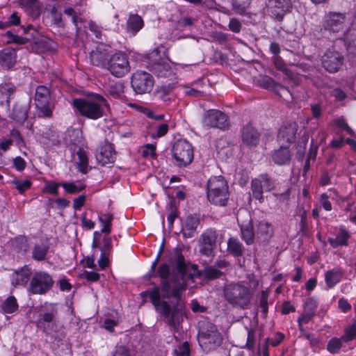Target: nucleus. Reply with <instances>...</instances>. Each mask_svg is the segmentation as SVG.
Instances as JSON below:
<instances>
[{"instance_id": "f257e3e1", "label": "nucleus", "mask_w": 356, "mask_h": 356, "mask_svg": "<svg viewBox=\"0 0 356 356\" xmlns=\"http://www.w3.org/2000/svg\"><path fill=\"white\" fill-rule=\"evenodd\" d=\"M149 298L156 310L163 316L166 323L177 329L181 321H183L185 314L184 305L182 303H178L176 306L170 308L166 302H160L159 288H154L149 292Z\"/></svg>"}, {"instance_id": "f03ea898", "label": "nucleus", "mask_w": 356, "mask_h": 356, "mask_svg": "<svg viewBox=\"0 0 356 356\" xmlns=\"http://www.w3.org/2000/svg\"><path fill=\"white\" fill-rule=\"evenodd\" d=\"M72 105L81 115L97 120L104 115L107 102L102 96L95 94L85 98L74 99Z\"/></svg>"}, {"instance_id": "7ed1b4c3", "label": "nucleus", "mask_w": 356, "mask_h": 356, "mask_svg": "<svg viewBox=\"0 0 356 356\" xmlns=\"http://www.w3.org/2000/svg\"><path fill=\"white\" fill-rule=\"evenodd\" d=\"M229 196V186L223 177L216 176L209 179L207 184V198L211 203L225 206Z\"/></svg>"}, {"instance_id": "20e7f679", "label": "nucleus", "mask_w": 356, "mask_h": 356, "mask_svg": "<svg viewBox=\"0 0 356 356\" xmlns=\"http://www.w3.org/2000/svg\"><path fill=\"white\" fill-rule=\"evenodd\" d=\"M58 311L53 305L42 309L35 322L38 329L46 334L59 332L63 326L57 319Z\"/></svg>"}, {"instance_id": "39448f33", "label": "nucleus", "mask_w": 356, "mask_h": 356, "mask_svg": "<svg viewBox=\"0 0 356 356\" xmlns=\"http://www.w3.org/2000/svg\"><path fill=\"white\" fill-rule=\"evenodd\" d=\"M224 296L228 302L234 306L244 307L250 300L249 289L239 284H230L224 289Z\"/></svg>"}, {"instance_id": "423d86ee", "label": "nucleus", "mask_w": 356, "mask_h": 356, "mask_svg": "<svg viewBox=\"0 0 356 356\" xmlns=\"http://www.w3.org/2000/svg\"><path fill=\"white\" fill-rule=\"evenodd\" d=\"M198 341L200 346L208 351L220 345L222 337L214 325L208 323L205 327L200 330Z\"/></svg>"}, {"instance_id": "0eeeda50", "label": "nucleus", "mask_w": 356, "mask_h": 356, "mask_svg": "<svg viewBox=\"0 0 356 356\" xmlns=\"http://www.w3.org/2000/svg\"><path fill=\"white\" fill-rule=\"evenodd\" d=\"M172 156L177 165L186 166L193 159V148L186 140H177L172 149Z\"/></svg>"}, {"instance_id": "6e6552de", "label": "nucleus", "mask_w": 356, "mask_h": 356, "mask_svg": "<svg viewBox=\"0 0 356 356\" xmlns=\"http://www.w3.org/2000/svg\"><path fill=\"white\" fill-rule=\"evenodd\" d=\"M107 69L113 76L122 77L130 70L127 56L122 52L115 53L108 61Z\"/></svg>"}, {"instance_id": "1a4fd4ad", "label": "nucleus", "mask_w": 356, "mask_h": 356, "mask_svg": "<svg viewBox=\"0 0 356 356\" xmlns=\"http://www.w3.org/2000/svg\"><path fill=\"white\" fill-rule=\"evenodd\" d=\"M154 85L152 76L147 72L138 71L132 75L131 86L138 94L149 92Z\"/></svg>"}, {"instance_id": "9d476101", "label": "nucleus", "mask_w": 356, "mask_h": 356, "mask_svg": "<svg viewBox=\"0 0 356 356\" xmlns=\"http://www.w3.org/2000/svg\"><path fill=\"white\" fill-rule=\"evenodd\" d=\"M54 281L50 275L46 272L36 273L31 282V290L33 293L42 294L52 286Z\"/></svg>"}, {"instance_id": "9b49d317", "label": "nucleus", "mask_w": 356, "mask_h": 356, "mask_svg": "<svg viewBox=\"0 0 356 356\" xmlns=\"http://www.w3.org/2000/svg\"><path fill=\"white\" fill-rule=\"evenodd\" d=\"M291 0H269L267 5V12L277 20H282L284 16L292 10Z\"/></svg>"}, {"instance_id": "f8f14e48", "label": "nucleus", "mask_w": 356, "mask_h": 356, "mask_svg": "<svg viewBox=\"0 0 356 356\" xmlns=\"http://www.w3.org/2000/svg\"><path fill=\"white\" fill-rule=\"evenodd\" d=\"M274 182L266 175H261L252 181V191L253 196L261 202L264 199L263 193L273 190Z\"/></svg>"}, {"instance_id": "ddd939ff", "label": "nucleus", "mask_w": 356, "mask_h": 356, "mask_svg": "<svg viewBox=\"0 0 356 356\" xmlns=\"http://www.w3.org/2000/svg\"><path fill=\"white\" fill-rule=\"evenodd\" d=\"M203 124L207 127L225 129L228 126L227 116L220 111L209 110L204 117Z\"/></svg>"}, {"instance_id": "4468645a", "label": "nucleus", "mask_w": 356, "mask_h": 356, "mask_svg": "<svg viewBox=\"0 0 356 356\" xmlns=\"http://www.w3.org/2000/svg\"><path fill=\"white\" fill-rule=\"evenodd\" d=\"M159 51L157 49L153 50L149 54V57L153 61L151 66L152 70L158 76H169L171 74V67L169 62L166 60H159Z\"/></svg>"}, {"instance_id": "2eb2a0df", "label": "nucleus", "mask_w": 356, "mask_h": 356, "mask_svg": "<svg viewBox=\"0 0 356 356\" xmlns=\"http://www.w3.org/2000/svg\"><path fill=\"white\" fill-rule=\"evenodd\" d=\"M324 28L330 32L343 31L345 26V16L341 13H330L325 17Z\"/></svg>"}, {"instance_id": "dca6fc26", "label": "nucleus", "mask_w": 356, "mask_h": 356, "mask_svg": "<svg viewBox=\"0 0 356 356\" xmlns=\"http://www.w3.org/2000/svg\"><path fill=\"white\" fill-rule=\"evenodd\" d=\"M343 57L337 51H327L323 57V65L325 69L330 72H335L341 67Z\"/></svg>"}, {"instance_id": "f3484780", "label": "nucleus", "mask_w": 356, "mask_h": 356, "mask_svg": "<svg viewBox=\"0 0 356 356\" xmlns=\"http://www.w3.org/2000/svg\"><path fill=\"white\" fill-rule=\"evenodd\" d=\"M96 159L102 165L112 164L115 160V151L111 143H105L96 154Z\"/></svg>"}, {"instance_id": "a211bd4d", "label": "nucleus", "mask_w": 356, "mask_h": 356, "mask_svg": "<svg viewBox=\"0 0 356 356\" xmlns=\"http://www.w3.org/2000/svg\"><path fill=\"white\" fill-rule=\"evenodd\" d=\"M242 140L247 146H256L259 141V135L254 127L248 124L243 129Z\"/></svg>"}, {"instance_id": "6ab92c4d", "label": "nucleus", "mask_w": 356, "mask_h": 356, "mask_svg": "<svg viewBox=\"0 0 356 356\" xmlns=\"http://www.w3.org/2000/svg\"><path fill=\"white\" fill-rule=\"evenodd\" d=\"M296 127L290 124L288 127H282L278 133V140L282 145L292 143L296 138Z\"/></svg>"}, {"instance_id": "aec40b11", "label": "nucleus", "mask_w": 356, "mask_h": 356, "mask_svg": "<svg viewBox=\"0 0 356 356\" xmlns=\"http://www.w3.org/2000/svg\"><path fill=\"white\" fill-rule=\"evenodd\" d=\"M215 243L216 236L213 232H210L202 234V241L200 243V251L206 255L211 254L215 247Z\"/></svg>"}, {"instance_id": "412c9836", "label": "nucleus", "mask_w": 356, "mask_h": 356, "mask_svg": "<svg viewBox=\"0 0 356 356\" xmlns=\"http://www.w3.org/2000/svg\"><path fill=\"white\" fill-rule=\"evenodd\" d=\"M199 222L196 218L188 216L182 224L181 232L184 237L190 238L195 232Z\"/></svg>"}, {"instance_id": "4be33fe9", "label": "nucleus", "mask_w": 356, "mask_h": 356, "mask_svg": "<svg viewBox=\"0 0 356 356\" xmlns=\"http://www.w3.org/2000/svg\"><path fill=\"white\" fill-rule=\"evenodd\" d=\"M16 52L13 49L6 48L0 52V62L6 67L10 68L16 62Z\"/></svg>"}, {"instance_id": "5701e85b", "label": "nucleus", "mask_w": 356, "mask_h": 356, "mask_svg": "<svg viewBox=\"0 0 356 356\" xmlns=\"http://www.w3.org/2000/svg\"><path fill=\"white\" fill-rule=\"evenodd\" d=\"M273 160L278 165L285 164L290 160V153L287 148L284 145L275 150L272 155Z\"/></svg>"}, {"instance_id": "b1692460", "label": "nucleus", "mask_w": 356, "mask_h": 356, "mask_svg": "<svg viewBox=\"0 0 356 356\" xmlns=\"http://www.w3.org/2000/svg\"><path fill=\"white\" fill-rule=\"evenodd\" d=\"M128 31L136 34L143 26V21L142 18L138 15H130L127 22Z\"/></svg>"}, {"instance_id": "393cba45", "label": "nucleus", "mask_w": 356, "mask_h": 356, "mask_svg": "<svg viewBox=\"0 0 356 356\" xmlns=\"http://www.w3.org/2000/svg\"><path fill=\"white\" fill-rule=\"evenodd\" d=\"M65 140L75 146L82 145L83 143L82 131L80 129H68Z\"/></svg>"}, {"instance_id": "a878e982", "label": "nucleus", "mask_w": 356, "mask_h": 356, "mask_svg": "<svg viewBox=\"0 0 356 356\" xmlns=\"http://www.w3.org/2000/svg\"><path fill=\"white\" fill-rule=\"evenodd\" d=\"M79 161L77 165L79 171L86 173L90 169L88 165V156L86 151L83 148H79L77 152Z\"/></svg>"}, {"instance_id": "bb28decb", "label": "nucleus", "mask_w": 356, "mask_h": 356, "mask_svg": "<svg viewBox=\"0 0 356 356\" xmlns=\"http://www.w3.org/2000/svg\"><path fill=\"white\" fill-rule=\"evenodd\" d=\"M257 237L261 240H266L273 234L272 226L266 222H260L257 227Z\"/></svg>"}, {"instance_id": "cd10ccee", "label": "nucleus", "mask_w": 356, "mask_h": 356, "mask_svg": "<svg viewBox=\"0 0 356 356\" xmlns=\"http://www.w3.org/2000/svg\"><path fill=\"white\" fill-rule=\"evenodd\" d=\"M227 251L235 256H241L243 254V245L235 238H230L227 241Z\"/></svg>"}, {"instance_id": "c85d7f7f", "label": "nucleus", "mask_w": 356, "mask_h": 356, "mask_svg": "<svg viewBox=\"0 0 356 356\" xmlns=\"http://www.w3.org/2000/svg\"><path fill=\"white\" fill-rule=\"evenodd\" d=\"M342 277V272L338 269H333L326 273L325 281L328 286L332 287L336 285Z\"/></svg>"}, {"instance_id": "c756f323", "label": "nucleus", "mask_w": 356, "mask_h": 356, "mask_svg": "<svg viewBox=\"0 0 356 356\" xmlns=\"http://www.w3.org/2000/svg\"><path fill=\"white\" fill-rule=\"evenodd\" d=\"M2 310L6 314H13L18 309V305L15 297L10 296L1 305Z\"/></svg>"}, {"instance_id": "7c9ffc66", "label": "nucleus", "mask_w": 356, "mask_h": 356, "mask_svg": "<svg viewBox=\"0 0 356 356\" xmlns=\"http://www.w3.org/2000/svg\"><path fill=\"white\" fill-rule=\"evenodd\" d=\"M49 99V90L43 86H40L35 90V104L48 103Z\"/></svg>"}, {"instance_id": "2f4dec72", "label": "nucleus", "mask_w": 356, "mask_h": 356, "mask_svg": "<svg viewBox=\"0 0 356 356\" xmlns=\"http://www.w3.org/2000/svg\"><path fill=\"white\" fill-rule=\"evenodd\" d=\"M348 238V234L342 230L335 238H329L328 241L333 248H336L339 245H346Z\"/></svg>"}, {"instance_id": "473e14b6", "label": "nucleus", "mask_w": 356, "mask_h": 356, "mask_svg": "<svg viewBox=\"0 0 356 356\" xmlns=\"http://www.w3.org/2000/svg\"><path fill=\"white\" fill-rule=\"evenodd\" d=\"M241 232L242 238L248 244H252L254 241L253 227L251 224L248 223L244 226L241 227Z\"/></svg>"}, {"instance_id": "72a5a7b5", "label": "nucleus", "mask_w": 356, "mask_h": 356, "mask_svg": "<svg viewBox=\"0 0 356 356\" xmlns=\"http://www.w3.org/2000/svg\"><path fill=\"white\" fill-rule=\"evenodd\" d=\"M343 339L341 338L334 337L331 339L327 345V350L331 353H336L339 352L342 346Z\"/></svg>"}, {"instance_id": "f704fd0d", "label": "nucleus", "mask_w": 356, "mask_h": 356, "mask_svg": "<svg viewBox=\"0 0 356 356\" xmlns=\"http://www.w3.org/2000/svg\"><path fill=\"white\" fill-rule=\"evenodd\" d=\"M48 247L44 245H35L33 250V257L38 261L43 260L47 253Z\"/></svg>"}, {"instance_id": "c9c22d12", "label": "nucleus", "mask_w": 356, "mask_h": 356, "mask_svg": "<svg viewBox=\"0 0 356 356\" xmlns=\"http://www.w3.org/2000/svg\"><path fill=\"white\" fill-rule=\"evenodd\" d=\"M60 186L59 183L55 181H46L42 188L43 193H49L51 195H58V188Z\"/></svg>"}, {"instance_id": "e433bc0d", "label": "nucleus", "mask_w": 356, "mask_h": 356, "mask_svg": "<svg viewBox=\"0 0 356 356\" xmlns=\"http://www.w3.org/2000/svg\"><path fill=\"white\" fill-rule=\"evenodd\" d=\"M35 106L39 111V115L41 117L49 118L52 115V107L48 103H37Z\"/></svg>"}, {"instance_id": "4c0bfd02", "label": "nucleus", "mask_w": 356, "mask_h": 356, "mask_svg": "<svg viewBox=\"0 0 356 356\" xmlns=\"http://www.w3.org/2000/svg\"><path fill=\"white\" fill-rule=\"evenodd\" d=\"M99 219L102 223V232L107 234L110 233L113 216L109 213H106L101 216Z\"/></svg>"}, {"instance_id": "58836bf2", "label": "nucleus", "mask_w": 356, "mask_h": 356, "mask_svg": "<svg viewBox=\"0 0 356 356\" xmlns=\"http://www.w3.org/2000/svg\"><path fill=\"white\" fill-rule=\"evenodd\" d=\"M251 0H234L233 7L237 13H243L250 6Z\"/></svg>"}, {"instance_id": "ea45409f", "label": "nucleus", "mask_w": 356, "mask_h": 356, "mask_svg": "<svg viewBox=\"0 0 356 356\" xmlns=\"http://www.w3.org/2000/svg\"><path fill=\"white\" fill-rule=\"evenodd\" d=\"M356 338V323L348 325L346 330L342 339L344 342L350 341Z\"/></svg>"}, {"instance_id": "a19ab883", "label": "nucleus", "mask_w": 356, "mask_h": 356, "mask_svg": "<svg viewBox=\"0 0 356 356\" xmlns=\"http://www.w3.org/2000/svg\"><path fill=\"white\" fill-rule=\"evenodd\" d=\"M79 278H84L89 282H97L99 280L100 275L95 271L82 270L79 274Z\"/></svg>"}, {"instance_id": "79ce46f5", "label": "nucleus", "mask_w": 356, "mask_h": 356, "mask_svg": "<svg viewBox=\"0 0 356 356\" xmlns=\"http://www.w3.org/2000/svg\"><path fill=\"white\" fill-rule=\"evenodd\" d=\"M15 281L13 282L15 285H24L29 280V273L24 272H17L15 273Z\"/></svg>"}, {"instance_id": "37998d69", "label": "nucleus", "mask_w": 356, "mask_h": 356, "mask_svg": "<svg viewBox=\"0 0 356 356\" xmlns=\"http://www.w3.org/2000/svg\"><path fill=\"white\" fill-rule=\"evenodd\" d=\"M13 184L15 186L19 193H22L31 187V182L29 180H13Z\"/></svg>"}, {"instance_id": "c03bdc74", "label": "nucleus", "mask_w": 356, "mask_h": 356, "mask_svg": "<svg viewBox=\"0 0 356 356\" xmlns=\"http://www.w3.org/2000/svg\"><path fill=\"white\" fill-rule=\"evenodd\" d=\"M168 131V125L166 123H162L159 124L156 131L151 133V136L153 138H160L163 136Z\"/></svg>"}, {"instance_id": "a18cd8bd", "label": "nucleus", "mask_w": 356, "mask_h": 356, "mask_svg": "<svg viewBox=\"0 0 356 356\" xmlns=\"http://www.w3.org/2000/svg\"><path fill=\"white\" fill-rule=\"evenodd\" d=\"M221 273L212 267H207L204 270V276L208 279H216L220 277Z\"/></svg>"}, {"instance_id": "49530a36", "label": "nucleus", "mask_w": 356, "mask_h": 356, "mask_svg": "<svg viewBox=\"0 0 356 356\" xmlns=\"http://www.w3.org/2000/svg\"><path fill=\"white\" fill-rule=\"evenodd\" d=\"M175 352L177 356H188L190 354L189 344L187 342L181 343Z\"/></svg>"}, {"instance_id": "de8ad7c7", "label": "nucleus", "mask_w": 356, "mask_h": 356, "mask_svg": "<svg viewBox=\"0 0 356 356\" xmlns=\"http://www.w3.org/2000/svg\"><path fill=\"white\" fill-rule=\"evenodd\" d=\"M67 193H76L81 191L83 188H79L72 182H65L61 184Z\"/></svg>"}, {"instance_id": "09e8293b", "label": "nucleus", "mask_w": 356, "mask_h": 356, "mask_svg": "<svg viewBox=\"0 0 356 356\" xmlns=\"http://www.w3.org/2000/svg\"><path fill=\"white\" fill-rule=\"evenodd\" d=\"M155 151L156 146L154 145L147 144L144 147V149L143 151V156L144 157L153 158L156 155Z\"/></svg>"}, {"instance_id": "8fccbe9b", "label": "nucleus", "mask_w": 356, "mask_h": 356, "mask_svg": "<svg viewBox=\"0 0 356 356\" xmlns=\"http://www.w3.org/2000/svg\"><path fill=\"white\" fill-rule=\"evenodd\" d=\"M99 269L103 270L109 264V259L104 251H102L99 259L97 261Z\"/></svg>"}, {"instance_id": "3c124183", "label": "nucleus", "mask_w": 356, "mask_h": 356, "mask_svg": "<svg viewBox=\"0 0 356 356\" xmlns=\"http://www.w3.org/2000/svg\"><path fill=\"white\" fill-rule=\"evenodd\" d=\"M335 124L340 128L345 129L348 134L353 135V130L346 124L345 120L343 118H340L335 120Z\"/></svg>"}, {"instance_id": "603ef678", "label": "nucleus", "mask_w": 356, "mask_h": 356, "mask_svg": "<svg viewBox=\"0 0 356 356\" xmlns=\"http://www.w3.org/2000/svg\"><path fill=\"white\" fill-rule=\"evenodd\" d=\"M339 309L346 313L351 309V305L348 303V300L343 298H341L338 301Z\"/></svg>"}, {"instance_id": "864d4df0", "label": "nucleus", "mask_w": 356, "mask_h": 356, "mask_svg": "<svg viewBox=\"0 0 356 356\" xmlns=\"http://www.w3.org/2000/svg\"><path fill=\"white\" fill-rule=\"evenodd\" d=\"M112 356H130V351L124 346H118L114 350Z\"/></svg>"}, {"instance_id": "5fc2aeb1", "label": "nucleus", "mask_w": 356, "mask_h": 356, "mask_svg": "<svg viewBox=\"0 0 356 356\" xmlns=\"http://www.w3.org/2000/svg\"><path fill=\"white\" fill-rule=\"evenodd\" d=\"M170 213L168 215V220L170 222V224H172L175 219L177 217V213L176 208L175 207L173 202H170L168 205Z\"/></svg>"}, {"instance_id": "6e6d98bb", "label": "nucleus", "mask_w": 356, "mask_h": 356, "mask_svg": "<svg viewBox=\"0 0 356 356\" xmlns=\"http://www.w3.org/2000/svg\"><path fill=\"white\" fill-rule=\"evenodd\" d=\"M81 263L84 268H93L95 266V258L93 256L86 257L81 260Z\"/></svg>"}, {"instance_id": "4d7b16f0", "label": "nucleus", "mask_w": 356, "mask_h": 356, "mask_svg": "<svg viewBox=\"0 0 356 356\" xmlns=\"http://www.w3.org/2000/svg\"><path fill=\"white\" fill-rule=\"evenodd\" d=\"M321 204L326 211H330L332 209L331 203L327 200V196L325 194H322L321 196Z\"/></svg>"}, {"instance_id": "13d9d810", "label": "nucleus", "mask_w": 356, "mask_h": 356, "mask_svg": "<svg viewBox=\"0 0 356 356\" xmlns=\"http://www.w3.org/2000/svg\"><path fill=\"white\" fill-rule=\"evenodd\" d=\"M169 273L170 268L167 264H163L159 268L158 273L163 279L166 278L168 276Z\"/></svg>"}, {"instance_id": "bf43d9fd", "label": "nucleus", "mask_w": 356, "mask_h": 356, "mask_svg": "<svg viewBox=\"0 0 356 356\" xmlns=\"http://www.w3.org/2000/svg\"><path fill=\"white\" fill-rule=\"evenodd\" d=\"M14 165L17 170H22L24 169L26 163L21 157H16L14 159Z\"/></svg>"}, {"instance_id": "052dcab7", "label": "nucleus", "mask_w": 356, "mask_h": 356, "mask_svg": "<svg viewBox=\"0 0 356 356\" xmlns=\"http://www.w3.org/2000/svg\"><path fill=\"white\" fill-rule=\"evenodd\" d=\"M229 27L232 31L238 32L241 29V24L238 20L236 19H232L229 21Z\"/></svg>"}, {"instance_id": "680f3d73", "label": "nucleus", "mask_w": 356, "mask_h": 356, "mask_svg": "<svg viewBox=\"0 0 356 356\" xmlns=\"http://www.w3.org/2000/svg\"><path fill=\"white\" fill-rule=\"evenodd\" d=\"M86 201L85 195H81L74 200V208L75 209H80Z\"/></svg>"}, {"instance_id": "e2e57ef3", "label": "nucleus", "mask_w": 356, "mask_h": 356, "mask_svg": "<svg viewBox=\"0 0 356 356\" xmlns=\"http://www.w3.org/2000/svg\"><path fill=\"white\" fill-rule=\"evenodd\" d=\"M20 23L19 17L17 16L16 13L11 15L9 22H7V26L19 25Z\"/></svg>"}, {"instance_id": "0e129e2a", "label": "nucleus", "mask_w": 356, "mask_h": 356, "mask_svg": "<svg viewBox=\"0 0 356 356\" xmlns=\"http://www.w3.org/2000/svg\"><path fill=\"white\" fill-rule=\"evenodd\" d=\"M55 202L56 204V206L58 209H63V208H65L67 207L69 204H70V202L67 201L66 199L65 198H58L57 200H55Z\"/></svg>"}, {"instance_id": "69168bd1", "label": "nucleus", "mask_w": 356, "mask_h": 356, "mask_svg": "<svg viewBox=\"0 0 356 356\" xmlns=\"http://www.w3.org/2000/svg\"><path fill=\"white\" fill-rule=\"evenodd\" d=\"M294 311V307L289 302H284L282 305V312L284 314H287Z\"/></svg>"}, {"instance_id": "338daca9", "label": "nucleus", "mask_w": 356, "mask_h": 356, "mask_svg": "<svg viewBox=\"0 0 356 356\" xmlns=\"http://www.w3.org/2000/svg\"><path fill=\"white\" fill-rule=\"evenodd\" d=\"M345 141L343 138H340L339 139L332 140L331 142V145L334 148H339L343 145Z\"/></svg>"}, {"instance_id": "774afa93", "label": "nucleus", "mask_w": 356, "mask_h": 356, "mask_svg": "<svg viewBox=\"0 0 356 356\" xmlns=\"http://www.w3.org/2000/svg\"><path fill=\"white\" fill-rule=\"evenodd\" d=\"M116 325V323L114 321L111 319H106L104 321V327L108 330L112 331L113 330V327Z\"/></svg>"}]
</instances>
